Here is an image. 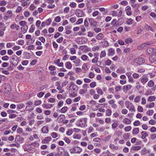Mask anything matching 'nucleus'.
Returning a JSON list of instances; mask_svg holds the SVG:
<instances>
[{"label":"nucleus","mask_w":156,"mask_h":156,"mask_svg":"<svg viewBox=\"0 0 156 156\" xmlns=\"http://www.w3.org/2000/svg\"><path fill=\"white\" fill-rule=\"evenodd\" d=\"M27 22L25 21H21L19 23L20 25L21 26H24L26 25Z\"/></svg>","instance_id":"nucleus-45"},{"label":"nucleus","mask_w":156,"mask_h":156,"mask_svg":"<svg viewBox=\"0 0 156 156\" xmlns=\"http://www.w3.org/2000/svg\"><path fill=\"white\" fill-rule=\"evenodd\" d=\"M6 53V51L5 50H1L0 52V54L2 55H5Z\"/></svg>","instance_id":"nucleus-64"},{"label":"nucleus","mask_w":156,"mask_h":156,"mask_svg":"<svg viewBox=\"0 0 156 156\" xmlns=\"http://www.w3.org/2000/svg\"><path fill=\"white\" fill-rule=\"evenodd\" d=\"M42 131L43 133H47L48 131V127L46 126L43 127L42 129Z\"/></svg>","instance_id":"nucleus-23"},{"label":"nucleus","mask_w":156,"mask_h":156,"mask_svg":"<svg viewBox=\"0 0 156 156\" xmlns=\"http://www.w3.org/2000/svg\"><path fill=\"white\" fill-rule=\"evenodd\" d=\"M87 55H83L81 56V58L83 61H86L87 60Z\"/></svg>","instance_id":"nucleus-49"},{"label":"nucleus","mask_w":156,"mask_h":156,"mask_svg":"<svg viewBox=\"0 0 156 156\" xmlns=\"http://www.w3.org/2000/svg\"><path fill=\"white\" fill-rule=\"evenodd\" d=\"M154 113L153 110H149L147 112V114L149 115H152Z\"/></svg>","instance_id":"nucleus-42"},{"label":"nucleus","mask_w":156,"mask_h":156,"mask_svg":"<svg viewBox=\"0 0 156 156\" xmlns=\"http://www.w3.org/2000/svg\"><path fill=\"white\" fill-rule=\"evenodd\" d=\"M44 93L42 92H41L37 94V96L39 98H41L44 95Z\"/></svg>","instance_id":"nucleus-52"},{"label":"nucleus","mask_w":156,"mask_h":156,"mask_svg":"<svg viewBox=\"0 0 156 156\" xmlns=\"http://www.w3.org/2000/svg\"><path fill=\"white\" fill-rule=\"evenodd\" d=\"M61 20V18L59 16H57L56 17L55 21L56 22H59Z\"/></svg>","instance_id":"nucleus-56"},{"label":"nucleus","mask_w":156,"mask_h":156,"mask_svg":"<svg viewBox=\"0 0 156 156\" xmlns=\"http://www.w3.org/2000/svg\"><path fill=\"white\" fill-rule=\"evenodd\" d=\"M156 122V121L153 119L150 120L149 122V124L150 125H153Z\"/></svg>","instance_id":"nucleus-61"},{"label":"nucleus","mask_w":156,"mask_h":156,"mask_svg":"<svg viewBox=\"0 0 156 156\" xmlns=\"http://www.w3.org/2000/svg\"><path fill=\"white\" fill-rule=\"evenodd\" d=\"M28 29V27L27 25H24L23 27L21 28V30L22 31L25 33L27 31Z\"/></svg>","instance_id":"nucleus-27"},{"label":"nucleus","mask_w":156,"mask_h":156,"mask_svg":"<svg viewBox=\"0 0 156 156\" xmlns=\"http://www.w3.org/2000/svg\"><path fill=\"white\" fill-rule=\"evenodd\" d=\"M65 115H60L58 117V119H60V120H59V121L61 122H62L63 119L65 118Z\"/></svg>","instance_id":"nucleus-31"},{"label":"nucleus","mask_w":156,"mask_h":156,"mask_svg":"<svg viewBox=\"0 0 156 156\" xmlns=\"http://www.w3.org/2000/svg\"><path fill=\"white\" fill-rule=\"evenodd\" d=\"M141 147L140 146H134L132 147V149L134 151L138 150H140Z\"/></svg>","instance_id":"nucleus-41"},{"label":"nucleus","mask_w":156,"mask_h":156,"mask_svg":"<svg viewBox=\"0 0 156 156\" xmlns=\"http://www.w3.org/2000/svg\"><path fill=\"white\" fill-rule=\"evenodd\" d=\"M115 54V51L112 48H110L108 51V55L110 56H112Z\"/></svg>","instance_id":"nucleus-24"},{"label":"nucleus","mask_w":156,"mask_h":156,"mask_svg":"<svg viewBox=\"0 0 156 156\" xmlns=\"http://www.w3.org/2000/svg\"><path fill=\"white\" fill-rule=\"evenodd\" d=\"M111 61L109 59L107 60L105 62V65L109 66L111 64Z\"/></svg>","instance_id":"nucleus-62"},{"label":"nucleus","mask_w":156,"mask_h":156,"mask_svg":"<svg viewBox=\"0 0 156 156\" xmlns=\"http://www.w3.org/2000/svg\"><path fill=\"white\" fill-rule=\"evenodd\" d=\"M123 137L125 139H128L129 138V135L128 133H125L123 135Z\"/></svg>","instance_id":"nucleus-57"},{"label":"nucleus","mask_w":156,"mask_h":156,"mask_svg":"<svg viewBox=\"0 0 156 156\" xmlns=\"http://www.w3.org/2000/svg\"><path fill=\"white\" fill-rule=\"evenodd\" d=\"M12 59L13 60V62L10 61V62L12 64V66L14 67L16 66L19 62V58L16 55H14L12 56Z\"/></svg>","instance_id":"nucleus-2"},{"label":"nucleus","mask_w":156,"mask_h":156,"mask_svg":"<svg viewBox=\"0 0 156 156\" xmlns=\"http://www.w3.org/2000/svg\"><path fill=\"white\" fill-rule=\"evenodd\" d=\"M139 132V128H134L133 130L132 133L133 134H138Z\"/></svg>","instance_id":"nucleus-26"},{"label":"nucleus","mask_w":156,"mask_h":156,"mask_svg":"<svg viewBox=\"0 0 156 156\" xmlns=\"http://www.w3.org/2000/svg\"><path fill=\"white\" fill-rule=\"evenodd\" d=\"M125 42L126 43L129 44L132 42H133V40L131 38H128L125 40Z\"/></svg>","instance_id":"nucleus-30"},{"label":"nucleus","mask_w":156,"mask_h":156,"mask_svg":"<svg viewBox=\"0 0 156 156\" xmlns=\"http://www.w3.org/2000/svg\"><path fill=\"white\" fill-rule=\"evenodd\" d=\"M132 21L133 20L131 19L130 18L127 20L126 22L128 24H131L132 23Z\"/></svg>","instance_id":"nucleus-60"},{"label":"nucleus","mask_w":156,"mask_h":156,"mask_svg":"<svg viewBox=\"0 0 156 156\" xmlns=\"http://www.w3.org/2000/svg\"><path fill=\"white\" fill-rule=\"evenodd\" d=\"M88 20L91 26L95 27L97 26V23L93 19H89Z\"/></svg>","instance_id":"nucleus-10"},{"label":"nucleus","mask_w":156,"mask_h":156,"mask_svg":"<svg viewBox=\"0 0 156 156\" xmlns=\"http://www.w3.org/2000/svg\"><path fill=\"white\" fill-rule=\"evenodd\" d=\"M125 105L126 108L129 109V110L133 111L134 112L135 111V108L133 104L131 102L129 101H126L125 103Z\"/></svg>","instance_id":"nucleus-4"},{"label":"nucleus","mask_w":156,"mask_h":156,"mask_svg":"<svg viewBox=\"0 0 156 156\" xmlns=\"http://www.w3.org/2000/svg\"><path fill=\"white\" fill-rule=\"evenodd\" d=\"M27 105L25 109L26 111H31L34 109V107L32 106L33 102L31 101H28L26 103Z\"/></svg>","instance_id":"nucleus-3"},{"label":"nucleus","mask_w":156,"mask_h":156,"mask_svg":"<svg viewBox=\"0 0 156 156\" xmlns=\"http://www.w3.org/2000/svg\"><path fill=\"white\" fill-rule=\"evenodd\" d=\"M138 111L140 112H142L143 111V108L140 106H139L137 108Z\"/></svg>","instance_id":"nucleus-63"},{"label":"nucleus","mask_w":156,"mask_h":156,"mask_svg":"<svg viewBox=\"0 0 156 156\" xmlns=\"http://www.w3.org/2000/svg\"><path fill=\"white\" fill-rule=\"evenodd\" d=\"M118 126V124L117 123H114L112 125V127L113 129H115Z\"/></svg>","instance_id":"nucleus-50"},{"label":"nucleus","mask_w":156,"mask_h":156,"mask_svg":"<svg viewBox=\"0 0 156 156\" xmlns=\"http://www.w3.org/2000/svg\"><path fill=\"white\" fill-rule=\"evenodd\" d=\"M65 65L66 67L69 69H70L72 67V64L69 62H66L65 63Z\"/></svg>","instance_id":"nucleus-20"},{"label":"nucleus","mask_w":156,"mask_h":156,"mask_svg":"<svg viewBox=\"0 0 156 156\" xmlns=\"http://www.w3.org/2000/svg\"><path fill=\"white\" fill-rule=\"evenodd\" d=\"M35 6L34 4H31L30 7V10L31 11L34 10L35 9Z\"/></svg>","instance_id":"nucleus-48"},{"label":"nucleus","mask_w":156,"mask_h":156,"mask_svg":"<svg viewBox=\"0 0 156 156\" xmlns=\"http://www.w3.org/2000/svg\"><path fill=\"white\" fill-rule=\"evenodd\" d=\"M152 44L151 42H147L146 43L143 44L144 47L147 46L149 45H151Z\"/></svg>","instance_id":"nucleus-46"},{"label":"nucleus","mask_w":156,"mask_h":156,"mask_svg":"<svg viewBox=\"0 0 156 156\" xmlns=\"http://www.w3.org/2000/svg\"><path fill=\"white\" fill-rule=\"evenodd\" d=\"M141 133L142 134V136L141 138L143 139H144L146 137L148 136V134L146 131H143Z\"/></svg>","instance_id":"nucleus-19"},{"label":"nucleus","mask_w":156,"mask_h":156,"mask_svg":"<svg viewBox=\"0 0 156 156\" xmlns=\"http://www.w3.org/2000/svg\"><path fill=\"white\" fill-rule=\"evenodd\" d=\"M68 108L65 106L62 108L59 111L61 113H64L67 111Z\"/></svg>","instance_id":"nucleus-25"},{"label":"nucleus","mask_w":156,"mask_h":156,"mask_svg":"<svg viewBox=\"0 0 156 156\" xmlns=\"http://www.w3.org/2000/svg\"><path fill=\"white\" fill-rule=\"evenodd\" d=\"M63 39V38L62 37H61L56 40V41L59 43H61Z\"/></svg>","instance_id":"nucleus-53"},{"label":"nucleus","mask_w":156,"mask_h":156,"mask_svg":"<svg viewBox=\"0 0 156 156\" xmlns=\"http://www.w3.org/2000/svg\"><path fill=\"white\" fill-rule=\"evenodd\" d=\"M42 106L44 108H45L46 109H50L53 107V105L51 104H43Z\"/></svg>","instance_id":"nucleus-17"},{"label":"nucleus","mask_w":156,"mask_h":156,"mask_svg":"<svg viewBox=\"0 0 156 156\" xmlns=\"http://www.w3.org/2000/svg\"><path fill=\"white\" fill-rule=\"evenodd\" d=\"M21 2L22 3V5L23 6H25L27 4V1H25V0H23V2L22 1V0H21Z\"/></svg>","instance_id":"nucleus-55"},{"label":"nucleus","mask_w":156,"mask_h":156,"mask_svg":"<svg viewBox=\"0 0 156 156\" xmlns=\"http://www.w3.org/2000/svg\"><path fill=\"white\" fill-rule=\"evenodd\" d=\"M87 91V89H81L80 90V93L81 94H83L86 93Z\"/></svg>","instance_id":"nucleus-35"},{"label":"nucleus","mask_w":156,"mask_h":156,"mask_svg":"<svg viewBox=\"0 0 156 156\" xmlns=\"http://www.w3.org/2000/svg\"><path fill=\"white\" fill-rule=\"evenodd\" d=\"M70 86L69 88H71V87H74L76 89H77V90H78V87L77 85L75 84L73 82H71L70 83Z\"/></svg>","instance_id":"nucleus-21"},{"label":"nucleus","mask_w":156,"mask_h":156,"mask_svg":"<svg viewBox=\"0 0 156 156\" xmlns=\"http://www.w3.org/2000/svg\"><path fill=\"white\" fill-rule=\"evenodd\" d=\"M146 54L151 55L153 54H155L156 52V49L154 48H149L146 50Z\"/></svg>","instance_id":"nucleus-6"},{"label":"nucleus","mask_w":156,"mask_h":156,"mask_svg":"<svg viewBox=\"0 0 156 156\" xmlns=\"http://www.w3.org/2000/svg\"><path fill=\"white\" fill-rule=\"evenodd\" d=\"M154 102H152L150 103V105H147L146 106V108H151L154 106Z\"/></svg>","instance_id":"nucleus-43"},{"label":"nucleus","mask_w":156,"mask_h":156,"mask_svg":"<svg viewBox=\"0 0 156 156\" xmlns=\"http://www.w3.org/2000/svg\"><path fill=\"white\" fill-rule=\"evenodd\" d=\"M112 113V111L110 109H108L106 111V115L109 116L111 115Z\"/></svg>","instance_id":"nucleus-34"},{"label":"nucleus","mask_w":156,"mask_h":156,"mask_svg":"<svg viewBox=\"0 0 156 156\" xmlns=\"http://www.w3.org/2000/svg\"><path fill=\"white\" fill-rule=\"evenodd\" d=\"M87 38L85 37H83L81 38V41L83 42L82 43H85L87 41Z\"/></svg>","instance_id":"nucleus-37"},{"label":"nucleus","mask_w":156,"mask_h":156,"mask_svg":"<svg viewBox=\"0 0 156 156\" xmlns=\"http://www.w3.org/2000/svg\"><path fill=\"white\" fill-rule=\"evenodd\" d=\"M104 37L103 35L101 33H99L96 37V38L98 40H100Z\"/></svg>","instance_id":"nucleus-22"},{"label":"nucleus","mask_w":156,"mask_h":156,"mask_svg":"<svg viewBox=\"0 0 156 156\" xmlns=\"http://www.w3.org/2000/svg\"><path fill=\"white\" fill-rule=\"evenodd\" d=\"M134 62L138 65H140L145 62V59L143 58L139 57L136 58L134 60Z\"/></svg>","instance_id":"nucleus-5"},{"label":"nucleus","mask_w":156,"mask_h":156,"mask_svg":"<svg viewBox=\"0 0 156 156\" xmlns=\"http://www.w3.org/2000/svg\"><path fill=\"white\" fill-rule=\"evenodd\" d=\"M140 79L141 82L143 83L144 85L145 83H147L148 80V79L147 76L142 77L140 78Z\"/></svg>","instance_id":"nucleus-15"},{"label":"nucleus","mask_w":156,"mask_h":156,"mask_svg":"<svg viewBox=\"0 0 156 156\" xmlns=\"http://www.w3.org/2000/svg\"><path fill=\"white\" fill-rule=\"evenodd\" d=\"M132 87V86L131 85H125L123 87V91L124 92H126L129 89H130Z\"/></svg>","instance_id":"nucleus-16"},{"label":"nucleus","mask_w":156,"mask_h":156,"mask_svg":"<svg viewBox=\"0 0 156 156\" xmlns=\"http://www.w3.org/2000/svg\"><path fill=\"white\" fill-rule=\"evenodd\" d=\"M118 71H119L118 73L122 74L125 73V69L121 67L118 69Z\"/></svg>","instance_id":"nucleus-33"},{"label":"nucleus","mask_w":156,"mask_h":156,"mask_svg":"<svg viewBox=\"0 0 156 156\" xmlns=\"http://www.w3.org/2000/svg\"><path fill=\"white\" fill-rule=\"evenodd\" d=\"M96 83L95 82H92L90 84V86L91 88H94L96 86Z\"/></svg>","instance_id":"nucleus-54"},{"label":"nucleus","mask_w":156,"mask_h":156,"mask_svg":"<svg viewBox=\"0 0 156 156\" xmlns=\"http://www.w3.org/2000/svg\"><path fill=\"white\" fill-rule=\"evenodd\" d=\"M132 129V127L130 126H126L124 130L127 132H129Z\"/></svg>","instance_id":"nucleus-38"},{"label":"nucleus","mask_w":156,"mask_h":156,"mask_svg":"<svg viewBox=\"0 0 156 156\" xmlns=\"http://www.w3.org/2000/svg\"><path fill=\"white\" fill-rule=\"evenodd\" d=\"M149 60L152 63H154L156 61V52L150 55Z\"/></svg>","instance_id":"nucleus-8"},{"label":"nucleus","mask_w":156,"mask_h":156,"mask_svg":"<svg viewBox=\"0 0 156 156\" xmlns=\"http://www.w3.org/2000/svg\"><path fill=\"white\" fill-rule=\"evenodd\" d=\"M59 153H56L55 156H61L63 155V151H64V149L62 147H60V148H59Z\"/></svg>","instance_id":"nucleus-11"},{"label":"nucleus","mask_w":156,"mask_h":156,"mask_svg":"<svg viewBox=\"0 0 156 156\" xmlns=\"http://www.w3.org/2000/svg\"><path fill=\"white\" fill-rule=\"evenodd\" d=\"M17 109H21L24 106V105L22 103L21 104H18L17 105Z\"/></svg>","instance_id":"nucleus-40"},{"label":"nucleus","mask_w":156,"mask_h":156,"mask_svg":"<svg viewBox=\"0 0 156 156\" xmlns=\"http://www.w3.org/2000/svg\"><path fill=\"white\" fill-rule=\"evenodd\" d=\"M24 138L23 137H21L20 136H16L15 138V142L17 143L19 142L20 143H22L24 140Z\"/></svg>","instance_id":"nucleus-9"},{"label":"nucleus","mask_w":156,"mask_h":156,"mask_svg":"<svg viewBox=\"0 0 156 156\" xmlns=\"http://www.w3.org/2000/svg\"><path fill=\"white\" fill-rule=\"evenodd\" d=\"M140 123V122L139 121L136 120L133 122V124L134 126H136L139 125Z\"/></svg>","instance_id":"nucleus-59"},{"label":"nucleus","mask_w":156,"mask_h":156,"mask_svg":"<svg viewBox=\"0 0 156 156\" xmlns=\"http://www.w3.org/2000/svg\"><path fill=\"white\" fill-rule=\"evenodd\" d=\"M124 20L122 18H121L119 19L118 20V22L119 23H120V24H122V23L124 22Z\"/></svg>","instance_id":"nucleus-47"},{"label":"nucleus","mask_w":156,"mask_h":156,"mask_svg":"<svg viewBox=\"0 0 156 156\" xmlns=\"http://www.w3.org/2000/svg\"><path fill=\"white\" fill-rule=\"evenodd\" d=\"M123 121V123L126 125L129 124L131 122V120L130 119H129L127 118H125L124 119Z\"/></svg>","instance_id":"nucleus-18"},{"label":"nucleus","mask_w":156,"mask_h":156,"mask_svg":"<svg viewBox=\"0 0 156 156\" xmlns=\"http://www.w3.org/2000/svg\"><path fill=\"white\" fill-rule=\"evenodd\" d=\"M106 55V53L105 51H102L101 52L100 54V58H101L103 57H105Z\"/></svg>","instance_id":"nucleus-36"},{"label":"nucleus","mask_w":156,"mask_h":156,"mask_svg":"<svg viewBox=\"0 0 156 156\" xmlns=\"http://www.w3.org/2000/svg\"><path fill=\"white\" fill-rule=\"evenodd\" d=\"M154 84V82L152 80H150L147 84L148 86L150 87L153 86Z\"/></svg>","instance_id":"nucleus-29"},{"label":"nucleus","mask_w":156,"mask_h":156,"mask_svg":"<svg viewBox=\"0 0 156 156\" xmlns=\"http://www.w3.org/2000/svg\"><path fill=\"white\" fill-rule=\"evenodd\" d=\"M75 14L78 17H81L83 16L84 13L80 9H76L75 10Z\"/></svg>","instance_id":"nucleus-7"},{"label":"nucleus","mask_w":156,"mask_h":156,"mask_svg":"<svg viewBox=\"0 0 156 156\" xmlns=\"http://www.w3.org/2000/svg\"><path fill=\"white\" fill-rule=\"evenodd\" d=\"M73 132L72 129L68 130L66 132V134L68 136L71 135L73 133Z\"/></svg>","instance_id":"nucleus-51"},{"label":"nucleus","mask_w":156,"mask_h":156,"mask_svg":"<svg viewBox=\"0 0 156 156\" xmlns=\"http://www.w3.org/2000/svg\"><path fill=\"white\" fill-rule=\"evenodd\" d=\"M5 92L7 94L10 93L11 91V88L10 86L9 85L6 86L5 88Z\"/></svg>","instance_id":"nucleus-13"},{"label":"nucleus","mask_w":156,"mask_h":156,"mask_svg":"<svg viewBox=\"0 0 156 156\" xmlns=\"http://www.w3.org/2000/svg\"><path fill=\"white\" fill-rule=\"evenodd\" d=\"M35 29V27L34 25H31V26L30 27L29 32H30L33 33L34 30Z\"/></svg>","instance_id":"nucleus-32"},{"label":"nucleus","mask_w":156,"mask_h":156,"mask_svg":"<svg viewBox=\"0 0 156 156\" xmlns=\"http://www.w3.org/2000/svg\"><path fill=\"white\" fill-rule=\"evenodd\" d=\"M64 102L62 100L60 101L59 102H58L57 107L58 108H60L61 107H62V105H63Z\"/></svg>","instance_id":"nucleus-39"},{"label":"nucleus","mask_w":156,"mask_h":156,"mask_svg":"<svg viewBox=\"0 0 156 156\" xmlns=\"http://www.w3.org/2000/svg\"><path fill=\"white\" fill-rule=\"evenodd\" d=\"M73 149L74 150V153H80L82 150V149L78 147H74L73 148Z\"/></svg>","instance_id":"nucleus-12"},{"label":"nucleus","mask_w":156,"mask_h":156,"mask_svg":"<svg viewBox=\"0 0 156 156\" xmlns=\"http://www.w3.org/2000/svg\"><path fill=\"white\" fill-rule=\"evenodd\" d=\"M76 3L72 2L69 4V6L72 8H74L76 5Z\"/></svg>","instance_id":"nucleus-58"},{"label":"nucleus","mask_w":156,"mask_h":156,"mask_svg":"<svg viewBox=\"0 0 156 156\" xmlns=\"http://www.w3.org/2000/svg\"><path fill=\"white\" fill-rule=\"evenodd\" d=\"M41 103V100H38L35 101L34 102V105L36 106H37L40 105Z\"/></svg>","instance_id":"nucleus-44"},{"label":"nucleus","mask_w":156,"mask_h":156,"mask_svg":"<svg viewBox=\"0 0 156 156\" xmlns=\"http://www.w3.org/2000/svg\"><path fill=\"white\" fill-rule=\"evenodd\" d=\"M87 118H82L78 120L76 122V125L78 126L82 127H84L87 122Z\"/></svg>","instance_id":"nucleus-1"},{"label":"nucleus","mask_w":156,"mask_h":156,"mask_svg":"<svg viewBox=\"0 0 156 156\" xmlns=\"http://www.w3.org/2000/svg\"><path fill=\"white\" fill-rule=\"evenodd\" d=\"M156 97L154 96H149L148 99V100L149 101L151 102L155 100Z\"/></svg>","instance_id":"nucleus-28"},{"label":"nucleus","mask_w":156,"mask_h":156,"mask_svg":"<svg viewBox=\"0 0 156 156\" xmlns=\"http://www.w3.org/2000/svg\"><path fill=\"white\" fill-rule=\"evenodd\" d=\"M51 139V137H47L44 139L42 141V143L43 144H46L48 143Z\"/></svg>","instance_id":"nucleus-14"}]
</instances>
